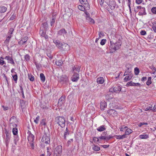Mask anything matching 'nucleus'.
Returning <instances> with one entry per match:
<instances>
[{
    "label": "nucleus",
    "mask_w": 156,
    "mask_h": 156,
    "mask_svg": "<svg viewBox=\"0 0 156 156\" xmlns=\"http://www.w3.org/2000/svg\"><path fill=\"white\" fill-rule=\"evenodd\" d=\"M147 125V122H141L139 124V126L140 127H141L142 125Z\"/></svg>",
    "instance_id": "e2e57ef3"
},
{
    "label": "nucleus",
    "mask_w": 156,
    "mask_h": 156,
    "mask_svg": "<svg viewBox=\"0 0 156 156\" xmlns=\"http://www.w3.org/2000/svg\"><path fill=\"white\" fill-rule=\"evenodd\" d=\"M132 132V130L128 128L126 129L125 132V135H129Z\"/></svg>",
    "instance_id": "f704fd0d"
},
{
    "label": "nucleus",
    "mask_w": 156,
    "mask_h": 156,
    "mask_svg": "<svg viewBox=\"0 0 156 156\" xmlns=\"http://www.w3.org/2000/svg\"><path fill=\"white\" fill-rule=\"evenodd\" d=\"M62 147L61 146H58L54 151L55 156H60L62 153Z\"/></svg>",
    "instance_id": "39448f33"
},
{
    "label": "nucleus",
    "mask_w": 156,
    "mask_h": 156,
    "mask_svg": "<svg viewBox=\"0 0 156 156\" xmlns=\"http://www.w3.org/2000/svg\"><path fill=\"white\" fill-rule=\"evenodd\" d=\"M143 1V0H136V3L137 4H140Z\"/></svg>",
    "instance_id": "bf43d9fd"
},
{
    "label": "nucleus",
    "mask_w": 156,
    "mask_h": 156,
    "mask_svg": "<svg viewBox=\"0 0 156 156\" xmlns=\"http://www.w3.org/2000/svg\"><path fill=\"white\" fill-rule=\"evenodd\" d=\"M151 11L153 14H156V7H153L151 9Z\"/></svg>",
    "instance_id": "de8ad7c7"
},
{
    "label": "nucleus",
    "mask_w": 156,
    "mask_h": 156,
    "mask_svg": "<svg viewBox=\"0 0 156 156\" xmlns=\"http://www.w3.org/2000/svg\"><path fill=\"white\" fill-rule=\"evenodd\" d=\"M140 71L138 68L136 67L134 69V73L136 75H137L139 73Z\"/></svg>",
    "instance_id": "37998d69"
},
{
    "label": "nucleus",
    "mask_w": 156,
    "mask_h": 156,
    "mask_svg": "<svg viewBox=\"0 0 156 156\" xmlns=\"http://www.w3.org/2000/svg\"><path fill=\"white\" fill-rule=\"evenodd\" d=\"M53 42L58 48L62 50H64L65 47L68 46L66 43H62L59 40H54Z\"/></svg>",
    "instance_id": "f03ea898"
},
{
    "label": "nucleus",
    "mask_w": 156,
    "mask_h": 156,
    "mask_svg": "<svg viewBox=\"0 0 156 156\" xmlns=\"http://www.w3.org/2000/svg\"><path fill=\"white\" fill-rule=\"evenodd\" d=\"M87 21L90 23H94V20L90 18L89 16H86Z\"/></svg>",
    "instance_id": "4be33fe9"
},
{
    "label": "nucleus",
    "mask_w": 156,
    "mask_h": 156,
    "mask_svg": "<svg viewBox=\"0 0 156 156\" xmlns=\"http://www.w3.org/2000/svg\"><path fill=\"white\" fill-rule=\"evenodd\" d=\"M6 10L7 8L5 6L0 7V13H4L6 11Z\"/></svg>",
    "instance_id": "b1692460"
},
{
    "label": "nucleus",
    "mask_w": 156,
    "mask_h": 156,
    "mask_svg": "<svg viewBox=\"0 0 156 156\" xmlns=\"http://www.w3.org/2000/svg\"><path fill=\"white\" fill-rule=\"evenodd\" d=\"M20 102L22 110L23 112L24 110L26 107L25 101L23 100H21L20 101Z\"/></svg>",
    "instance_id": "f3484780"
},
{
    "label": "nucleus",
    "mask_w": 156,
    "mask_h": 156,
    "mask_svg": "<svg viewBox=\"0 0 156 156\" xmlns=\"http://www.w3.org/2000/svg\"><path fill=\"white\" fill-rule=\"evenodd\" d=\"M40 119V117L39 116H38L36 119L34 120V122L36 124H38V121H39Z\"/></svg>",
    "instance_id": "8fccbe9b"
},
{
    "label": "nucleus",
    "mask_w": 156,
    "mask_h": 156,
    "mask_svg": "<svg viewBox=\"0 0 156 156\" xmlns=\"http://www.w3.org/2000/svg\"><path fill=\"white\" fill-rule=\"evenodd\" d=\"M93 141H97V142L99 143L100 140L99 139L98 137H93Z\"/></svg>",
    "instance_id": "603ef678"
},
{
    "label": "nucleus",
    "mask_w": 156,
    "mask_h": 156,
    "mask_svg": "<svg viewBox=\"0 0 156 156\" xmlns=\"http://www.w3.org/2000/svg\"><path fill=\"white\" fill-rule=\"evenodd\" d=\"M140 34L142 35H145L146 34V32L144 30H142L140 32Z\"/></svg>",
    "instance_id": "13d9d810"
},
{
    "label": "nucleus",
    "mask_w": 156,
    "mask_h": 156,
    "mask_svg": "<svg viewBox=\"0 0 156 156\" xmlns=\"http://www.w3.org/2000/svg\"><path fill=\"white\" fill-rule=\"evenodd\" d=\"M67 32L64 29L60 30L58 33V35L63 36L64 37L67 36Z\"/></svg>",
    "instance_id": "0eeeda50"
},
{
    "label": "nucleus",
    "mask_w": 156,
    "mask_h": 156,
    "mask_svg": "<svg viewBox=\"0 0 156 156\" xmlns=\"http://www.w3.org/2000/svg\"><path fill=\"white\" fill-rule=\"evenodd\" d=\"M49 149L48 148H47V155L46 156H50L51 154L50 151H49Z\"/></svg>",
    "instance_id": "0e129e2a"
},
{
    "label": "nucleus",
    "mask_w": 156,
    "mask_h": 156,
    "mask_svg": "<svg viewBox=\"0 0 156 156\" xmlns=\"http://www.w3.org/2000/svg\"><path fill=\"white\" fill-rule=\"evenodd\" d=\"M57 118L58 120L57 123L61 127H64L66 122L64 118L63 117H58Z\"/></svg>",
    "instance_id": "423d86ee"
},
{
    "label": "nucleus",
    "mask_w": 156,
    "mask_h": 156,
    "mask_svg": "<svg viewBox=\"0 0 156 156\" xmlns=\"http://www.w3.org/2000/svg\"><path fill=\"white\" fill-rule=\"evenodd\" d=\"M149 68L152 70V74H155L156 70V69L155 67H154L153 66L151 65V66H149Z\"/></svg>",
    "instance_id": "a878e982"
},
{
    "label": "nucleus",
    "mask_w": 156,
    "mask_h": 156,
    "mask_svg": "<svg viewBox=\"0 0 156 156\" xmlns=\"http://www.w3.org/2000/svg\"><path fill=\"white\" fill-rule=\"evenodd\" d=\"M126 128H127V126L124 125H122L119 128L120 131H123Z\"/></svg>",
    "instance_id": "c03bdc74"
},
{
    "label": "nucleus",
    "mask_w": 156,
    "mask_h": 156,
    "mask_svg": "<svg viewBox=\"0 0 156 156\" xmlns=\"http://www.w3.org/2000/svg\"><path fill=\"white\" fill-rule=\"evenodd\" d=\"M106 41V39H102L100 42L101 44L102 45H104L105 44Z\"/></svg>",
    "instance_id": "864d4df0"
},
{
    "label": "nucleus",
    "mask_w": 156,
    "mask_h": 156,
    "mask_svg": "<svg viewBox=\"0 0 156 156\" xmlns=\"http://www.w3.org/2000/svg\"><path fill=\"white\" fill-rule=\"evenodd\" d=\"M152 106H148V107L146 108L145 109V111H148V110H152Z\"/></svg>",
    "instance_id": "680f3d73"
},
{
    "label": "nucleus",
    "mask_w": 156,
    "mask_h": 156,
    "mask_svg": "<svg viewBox=\"0 0 156 156\" xmlns=\"http://www.w3.org/2000/svg\"><path fill=\"white\" fill-rule=\"evenodd\" d=\"M73 141V139H70V140H68L67 143V145L68 146L70 145L71 143Z\"/></svg>",
    "instance_id": "5fc2aeb1"
},
{
    "label": "nucleus",
    "mask_w": 156,
    "mask_h": 156,
    "mask_svg": "<svg viewBox=\"0 0 156 156\" xmlns=\"http://www.w3.org/2000/svg\"><path fill=\"white\" fill-rule=\"evenodd\" d=\"M40 34L41 36L44 37L46 39L48 38V36L46 34L45 30H44L43 29H41L40 31Z\"/></svg>",
    "instance_id": "2eb2a0df"
},
{
    "label": "nucleus",
    "mask_w": 156,
    "mask_h": 156,
    "mask_svg": "<svg viewBox=\"0 0 156 156\" xmlns=\"http://www.w3.org/2000/svg\"><path fill=\"white\" fill-rule=\"evenodd\" d=\"M103 35H104V34L103 33H102L101 32H99V34H98L99 38H101V36H103Z\"/></svg>",
    "instance_id": "774afa93"
},
{
    "label": "nucleus",
    "mask_w": 156,
    "mask_h": 156,
    "mask_svg": "<svg viewBox=\"0 0 156 156\" xmlns=\"http://www.w3.org/2000/svg\"><path fill=\"white\" fill-rule=\"evenodd\" d=\"M47 56L50 58H52V56L51 54L50 51H48L47 53Z\"/></svg>",
    "instance_id": "6e6d98bb"
},
{
    "label": "nucleus",
    "mask_w": 156,
    "mask_h": 156,
    "mask_svg": "<svg viewBox=\"0 0 156 156\" xmlns=\"http://www.w3.org/2000/svg\"><path fill=\"white\" fill-rule=\"evenodd\" d=\"M107 112L108 114L113 117L117 116V112L114 109H111L109 110Z\"/></svg>",
    "instance_id": "9d476101"
},
{
    "label": "nucleus",
    "mask_w": 156,
    "mask_h": 156,
    "mask_svg": "<svg viewBox=\"0 0 156 156\" xmlns=\"http://www.w3.org/2000/svg\"><path fill=\"white\" fill-rule=\"evenodd\" d=\"M140 84L139 83H135L131 81L130 82H128L126 84V86L129 87L130 86H140Z\"/></svg>",
    "instance_id": "ddd939ff"
},
{
    "label": "nucleus",
    "mask_w": 156,
    "mask_h": 156,
    "mask_svg": "<svg viewBox=\"0 0 156 156\" xmlns=\"http://www.w3.org/2000/svg\"><path fill=\"white\" fill-rule=\"evenodd\" d=\"M109 5L111 9H114L116 5L114 1L112 0L110 2Z\"/></svg>",
    "instance_id": "dca6fc26"
},
{
    "label": "nucleus",
    "mask_w": 156,
    "mask_h": 156,
    "mask_svg": "<svg viewBox=\"0 0 156 156\" xmlns=\"http://www.w3.org/2000/svg\"><path fill=\"white\" fill-rule=\"evenodd\" d=\"M147 14L145 12V9L144 7H143L139 12L138 15L139 16H142L145 15Z\"/></svg>",
    "instance_id": "a211bd4d"
},
{
    "label": "nucleus",
    "mask_w": 156,
    "mask_h": 156,
    "mask_svg": "<svg viewBox=\"0 0 156 156\" xmlns=\"http://www.w3.org/2000/svg\"><path fill=\"white\" fill-rule=\"evenodd\" d=\"M4 59L8 61V63H10L14 66L15 63L14 62L13 59L11 57L9 56H6L5 57Z\"/></svg>",
    "instance_id": "1a4fd4ad"
},
{
    "label": "nucleus",
    "mask_w": 156,
    "mask_h": 156,
    "mask_svg": "<svg viewBox=\"0 0 156 156\" xmlns=\"http://www.w3.org/2000/svg\"><path fill=\"white\" fill-rule=\"evenodd\" d=\"M19 139L18 136L17 135L14 136V141L15 144H16L17 142L18 141Z\"/></svg>",
    "instance_id": "a19ab883"
},
{
    "label": "nucleus",
    "mask_w": 156,
    "mask_h": 156,
    "mask_svg": "<svg viewBox=\"0 0 156 156\" xmlns=\"http://www.w3.org/2000/svg\"><path fill=\"white\" fill-rule=\"evenodd\" d=\"M148 137V135L147 134L141 135L139 136V138L142 139H146Z\"/></svg>",
    "instance_id": "7c9ffc66"
},
{
    "label": "nucleus",
    "mask_w": 156,
    "mask_h": 156,
    "mask_svg": "<svg viewBox=\"0 0 156 156\" xmlns=\"http://www.w3.org/2000/svg\"><path fill=\"white\" fill-rule=\"evenodd\" d=\"M114 87L116 88V92L121 91V87L119 85H117L115 87Z\"/></svg>",
    "instance_id": "79ce46f5"
},
{
    "label": "nucleus",
    "mask_w": 156,
    "mask_h": 156,
    "mask_svg": "<svg viewBox=\"0 0 156 156\" xmlns=\"http://www.w3.org/2000/svg\"><path fill=\"white\" fill-rule=\"evenodd\" d=\"M152 28L155 33H156V21L153 22L152 23Z\"/></svg>",
    "instance_id": "cd10ccee"
},
{
    "label": "nucleus",
    "mask_w": 156,
    "mask_h": 156,
    "mask_svg": "<svg viewBox=\"0 0 156 156\" xmlns=\"http://www.w3.org/2000/svg\"><path fill=\"white\" fill-rule=\"evenodd\" d=\"M112 138V136H111L110 135H109L108 136H106V141L108 140H109L110 139Z\"/></svg>",
    "instance_id": "69168bd1"
},
{
    "label": "nucleus",
    "mask_w": 156,
    "mask_h": 156,
    "mask_svg": "<svg viewBox=\"0 0 156 156\" xmlns=\"http://www.w3.org/2000/svg\"><path fill=\"white\" fill-rule=\"evenodd\" d=\"M151 79H148V80L146 82V84L147 85H150L151 83Z\"/></svg>",
    "instance_id": "4d7b16f0"
},
{
    "label": "nucleus",
    "mask_w": 156,
    "mask_h": 156,
    "mask_svg": "<svg viewBox=\"0 0 156 156\" xmlns=\"http://www.w3.org/2000/svg\"><path fill=\"white\" fill-rule=\"evenodd\" d=\"M78 9L82 11H84L85 9V7H84V6H83L82 5H79L78 6Z\"/></svg>",
    "instance_id": "09e8293b"
},
{
    "label": "nucleus",
    "mask_w": 156,
    "mask_h": 156,
    "mask_svg": "<svg viewBox=\"0 0 156 156\" xmlns=\"http://www.w3.org/2000/svg\"><path fill=\"white\" fill-rule=\"evenodd\" d=\"M28 37H25L22 38L21 40L18 42V44L20 45H22L24 44H25L28 40Z\"/></svg>",
    "instance_id": "f8f14e48"
},
{
    "label": "nucleus",
    "mask_w": 156,
    "mask_h": 156,
    "mask_svg": "<svg viewBox=\"0 0 156 156\" xmlns=\"http://www.w3.org/2000/svg\"><path fill=\"white\" fill-rule=\"evenodd\" d=\"M30 144L31 147L32 149H34V144L33 142H29Z\"/></svg>",
    "instance_id": "338daca9"
},
{
    "label": "nucleus",
    "mask_w": 156,
    "mask_h": 156,
    "mask_svg": "<svg viewBox=\"0 0 156 156\" xmlns=\"http://www.w3.org/2000/svg\"><path fill=\"white\" fill-rule=\"evenodd\" d=\"M83 4L84 5V7H85V9L89 10L90 9V5L87 1L86 3Z\"/></svg>",
    "instance_id": "473e14b6"
},
{
    "label": "nucleus",
    "mask_w": 156,
    "mask_h": 156,
    "mask_svg": "<svg viewBox=\"0 0 156 156\" xmlns=\"http://www.w3.org/2000/svg\"><path fill=\"white\" fill-rule=\"evenodd\" d=\"M62 63L63 62L61 59L56 60L55 62L56 64L59 66H61Z\"/></svg>",
    "instance_id": "c85d7f7f"
},
{
    "label": "nucleus",
    "mask_w": 156,
    "mask_h": 156,
    "mask_svg": "<svg viewBox=\"0 0 156 156\" xmlns=\"http://www.w3.org/2000/svg\"><path fill=\"white\" fill-rule=\"evenodd\" d=\"M107 105L105 102H101V109L104 110V108L106 107Z\"/></svg>",
    "instance_id": "bb28decb"
},
{
    "label": "nucleus",
    "mask_w": 156,
    "mask_h": 156,
    "mask_svg": "<svg viewBox=\"0 0 156 156\" xmlns=\"http://www.w3.org/2000/svg\"><path fill=\"white\" fill-rule=\"evenodd\" d=\"M11 37V36L6 35V39L4 42V44L7 47L8 46L9 39Z\"/></svg>",
    "instance_id": "aec40b11"
},
{
    "label": "nucleus",
    "mask_w": 156,
    "mask_h": 156,
    "mask_svg": "<svg viewBox=\"0 0 156 156\" xmlns=\"http://www.w3.org/2000/svg\"><path fill=\"white\" fill-rule=\"evenodd\" d=\"M122 43L120 41L114 43L112 41L110 42L109 49L110 50V53H112L116 50H119L120 48Z\"/></svg>",
    "instance_id": "f257e3e1"
},
{
    "label": "nucleus",
    "mask_w": 156,
    "mask_h": 156,
    "mask_svg": "<svg viewBox=\"0 0 156 156\" xmlns=\"http://www.w3.org/2000/svg\"><path fill=\"white\" fill-rule=\"evenodd\" d=\"M126 70L125 71L124 75H127L124 78H132L133 76V74L131 73L129 74L132 70L131 65L130 64H127L126 66Z\"/></svg>",
    "instance_id": "7ed1b4c3"
},
{
    "label": "nucleus",
    "mask_w": 156,
    "mask_h": 156,
    "mask_svg": "<svg viewBox=\"0 0 156 156\" xmlns=\"http://www.w3.org/2000/svg\"><path fill=\"white\" fill-rule=\"evenodd\" d=\"M27 133L28 134V136L27 137V139L28 141L29 142H33L34 140V136L29 131H28Z\"/></svg>",
    "instance_id": "6e6552de"
},
{
    "label": "nucleus",
    "mask_w": 156,
    "mask_h": 156,
    "mask_svg": "<svg viewBox=\"0 0 156 156\" xmlns=\"http://www.w3.org/2000/svg\"><path fill=\"white\" fill-rule=\"evenodd\" d=\"M40 124L41 125L44 126V127L46 126V123L45 122V120L44 119H42L40 122Z\"/></svg>",
    "instance_id": "58836bf2"
},
{
    "label": "nucleus",
    "mask_w": 156,
    "mask_h": 156,
    "mask_svg": "<svg viewBox=\"0 0 156 156\" xmlns=\"http://www.w3.org/2000/svg\"><path fill=\"white\" fill-rule=\"evenodd\" d=\"M4 58H3L2 57H0V65H3L4 64H6V63L4 60Z\"/></svg>",
    "instance_id": "72a5a7b5"
},
{
    "label": "nucleus",
    "mask_w": 156,
    "mask_h": 156,
    "mask_svg": "<svg viewBox=\"0 0 156 156\" xmlns=\"http://www.w3.org/2000/svg\"><path fill=\"white\" fill-rule=\"evenodd\" d=\"M14 30L13 28H11L9 29L7 36H11V37H12V33Z\"/></svg>",
    "instance_id": "393cba45"
},
{
    "label": "nucleus",
    "mask_w": 156,
    "mask_h": 156,
    "mask_svg": "<svg viewBox=\"0 0 156 156\" xmlns=\"http://www.w3.org/2000/svg\"><path fill=\"white\" fill-rule=\"evenodd\" d=\"M42 27H43V29L44 30H46L48 27V24L47 23H44L42 24Z\"/></svg>",
    "instance_id": "2f4dec72"
},
{
    "label": "nucleus",
    "mask_w": 156,
    "mask_h": 156,
    "mask_svg": "<svg viewBox=\"0 0 156 156\" xmlns=\"http://www.w3.org/2000/svg\"><path fill=\"white\" fill-rule=\"evenodd\" d=\"M94 147H93V149L95 151H98L100 150V148L98 146L94 145Z\"/></svg>",
    "instance_id": "e433bc0d"
},
{
    "label": "nucleus",
    "mask_w": 156,
    "mask_h": 156,
    "mask_svg": "<svg viewBox=\"0 0 156 156\" xmlns=\"http://www.w3.org/2000/svg\"><path fill=\"white\" fill-rule=\"evenodd\" d=\"M107 134V132H104L100 136L98 137L99 139L100 140L99 143L101 142L102 140H106V135Z\"/></svg>",
    "instance_id": "4468645a"
},
{
    "label": "nucleus",
    "mask_w": 156,
    "mask_h": 156,
    "mask_svg": "<svg viewBox=\"0 0 156 156\" xmlns=\"http://www.w3.org/2000/svg\"><path fill=\"white\" fill-rule=\"evenodd\" d=\"M56 19V17L55 16H53L52 18H51V26H52L53 24L55 23V20Z\"/></svg>",
    "instance_id": "ea45409f"
},
{
    "label": "nucleus",
    "mask_w": 156,
    "mask_h": 156,
    "mask_svg": "<svg viewBox=\"0 0 156 156\" xmlns=\"http://www.w3.org/2000/svg\"><path fill=\"white\" fill-rule=\"evenodd\" d=\"M109 91L111 92H116V89L115 88L112 87L109 89Z\"/></svg>",
    "instance_id": "49530a36"
},
{
    "label": "nucleus",
    "mask_w": 156,
    "mask_h": 156,
    "mask_svg": "<svg viewBox=\"0 0 156 156\" xmlns=\"http://www.w3.org/2000/svg\"><path fill=\"white\" fill-rule=\"evenodd\" d=\"M12 133L14 135H16L17 134L18 130L17 128H13L12 129Z\"/></svg>",
    "instance_id": "4c0bfd02"
},
{
    "label": "nucleus",
    "mask_w": 156,
    "mask_h": 156,
    "mask_svg": "<svg viewBox=\"0 0 156 156\" xmlns=\"http://www.w3.org/2000/svg\"><path fill=\"white\" fill-rule=\"evenodd\" d=\"M72 77L71 78H79V74L76 73H72Z\"/></svg>",
    "instance_id": "c756f323"
},
{
    "label": "nucleus",
    "mask_w": 156,
    "mask_h": 156,
    "mask_svg": "<svg viewBox=\"0 0 156 156\" xmlns=\"http://www.w3.org/2000/svg\"><path fill=\"white\" fill-rule=\"evenodd\" d=\"M30 56L28 55H26L24 57L25 60L26 61H29L30 60Z\"/></svg>",
    "instance_id": "a18cd8bd"
},
{
    "label": "nucleus",
    "mask_w": 156,
    "mask_h": 156,
    "mask_svg": "<svg viewBox=\"0 0 156 156\" xmlns=\"http://www.w3.org/2000/svg\"><path fill=\"white\" fill-rule=\"evenodd\" d=\"M42 142L46 144H49L50 143V135L48 133H45L43 136L41 140Z\"/></svg>",
    "instance_id": "20e7f679"
},
{
    "label": "nucleus",
    "mask_w": 156,
    "mask_h": 156,
    "mask_svg": "<svg viewBox=\"0 0 156 156\" xmlns=\"http://www.w3.org/2000/svg\"><path fill=\"white\" fill-rule=\"evenodd\" d=\"M115 137L117 139H122L121 135H116Z\"/></svg>",
    "instance_id": "052dcab7"
},
{
    "label": "nucleus",
    "mask_w": 156,
    "mask_h": 156,
    "mask_svg": "<svg viewBox=\"0 0 156 156\" xmlns=\"http://www.w3.org/2000/svg\"><path fill=\"white\" fill-rule=\"evenodd\" d=\"M105 129L106 128L105 127V126L104 125L101 126L97 129L98 131L99 132H102L105 130Z\"/></svg>",
    "instance_id": "412c9836"
},
{
    "label": "nucleus",
    "mask_w": 156,
    "mask_h": 156,
    "mask_svg": "<svg viewBox=\"0 0 156 156\" xmlns=\"http://www.w3.org/2000/svg\"><path fill=\"white\" fill-rule=\"evenodd\" d=\"M9 137L7 135L6 136V146L8 145L9 142Z\"/></svg>",
    "instance_id": "3c124183"
},
{
    "label": "nucleus",
    "mask_w": 156,
    "mask_h": 156,
    "mask_svg": "<svg viewBox=\"0 0 156 156\" xmlns=\"http://www.w3.org/2000/svg\"><path fill=\"white\" fill-rule=\"evenodd\" d=\"M69 131L67 127L66 128L65 131L64 132V138L65 140L66 139V136L67 135H68L69 134Z\"/></svg>",
    "instance_id": "5701e85b"
},
{
    "label": "nucleus",
    "mask_w": 156,
    "mask_h": 156,
    "mask_svg": "<svg viewBox=\"0 0 156 156\" xmlns=\"http://www.w3.org/2000/svg\"><path fill=\"white\" fill-rule=\"evenodd\" d=\"M80 69V67L76 65L72 67V73H78L79 72Z\"/></svg>",
    "instance_id": "9b49d317"
},
{
    "label": "nucleus",
    "mask_w": 156,
    "mask_h": 156,
    "mask_svg": "<svg viewBox=\"0 0 156 156\" xmlns=\"http://www.w3.org/2000/svg\"><path fill=\"white\" fill-rule=\"evenodd\" d=\"M65 98V97L64 96H62L58 100V104L61 105L63 104L64 102Z\"/></svg>",
    "instance_id": "6ab92c4d"
},
{
    "label": "nucleus",
    "mask_w": 156,
    "mask_h": 156,
    "mask_svg": "<svg viewBox=\"0 0 156 156\" xmlns=\"http://www.w3.org/2000/svg\"><path fill=\"white\" fill-rule=\"evenodd\" d=\"M97 82L98 83L102 84L104 82V79H97Z\"/></svg>",
    "instance_id": "c9c22d12"
}]
</instances>
